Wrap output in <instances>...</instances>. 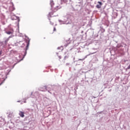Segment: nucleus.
Instances as JSON below:
<instances>
[{
	"label": "nucleus",
	"instance_id": "nucleus-1",
	"mask_svg": "<svg viewBox=\"0 0 130 130\" xmlns=\"http://www.w3.org/2000/svg\"><path fill=\"white\" fill-rule=\"evenodd\" d=\"M25 113H24L22 111H19V115H20V116L21 117H25Z\"/></svg>",
	"mask_w": 130,
	"mask_h": 130
},
{
	"label": "nucleus",
	"instance_id": "nucleus-2",
	"mask_svg": "<svg viewBox=\"0 0 130 130\" xmlns=\"http://www.w3.org/2000/svg\"><path fill=\"white\" fill-rule=\"evenodd\" d=\"M98 3L99 5H97L96 6V8H97V9H101V6H102V3L100 2H98Z\"/></svg>",
	"mask_w": 130,
	"mask_h": 130
},
{
	"label": "nucleus",
	"instance_id": "nucleus-3",
	"mask_svg": "<svg viewBox=\"0 0 130 130\" xmlns=\"http://www.w3.org/2000/svg\"><path fill=\"white\" fill-rule=\"evenodd\" d=\"M50 4L52 8V7H53V6L54 5V2H53V0H50Z\"/></svg>",
	"mask_w": 130,
	"mask_h": 130
},
{
	"label": "nucleus",
	"instance_id": "nucleus-4",
	"mask_svg": "<svg viewBox=\"0 0 130 130\" xmlns=\"http://www.w3.org/2000/svg\"><path fill=\"white\" fill-rule=\"evenodd\" d=\"M55 13V11H53V12H50L49 13V17H51V16H52V15H53V13Z\"/></svg>",
	"mask_w": 130,
	"mask_h": 130
},
{
	"label": "nucleus",
	"instance_id": "nucleus-5",
	"mask_svg": "<svg viewBox=\"0 0 130 130\" xmlns=\"http://www.w3.org/2000/svg\"><path fill=\"white\" fill-rule=\"evenodd\" d=\"M6 33L7 34H8V35H11V34H12V32L11 31H7Z\"/></svg>",
	"mask_w": 130,
	"mask_h": 130
},
{
	"label": "nucleus",
	"instance_id": "nucleus-6",
	"mask_svg": "<svg viewBox=\"0 0 130 130\" xmlns=\"http://www.w3.org/2000/svg\"><path fill=\"white\" fill-rule=\"evenodd\" d=\"M51 25H53V22H52L51 21H50Z\"/></svg>",
	"mask_w": 130,
	"mask_h": 130
},
{
	"label": "nucleus",
	"instance_id": "nucleus-7",
	"mask_svg": "<svg viewBox=\"0 0 130 130\" xmlns=\"http://www.w3.org/2000/svg\"><path fill=\"white\" fill-rule=\"evenodd\" d=\"M79 60H85V58H83V59H79Z\"/></svg>",
	"mask_w": 130,
	"mask_h": 130
},
{
	"label": "nucleus",
	"instance_id": "nucleus-8",
	"mask_svg": "<svg viewBox=\"0 0 130 130\" xmlns=\"http://www.w3.org/2000/svg\"><path fill=\"white\" fill-rule=\"evenodd\" d=\"M53 30H54V31H56V28H55V27H54Z\"/></svg>",
	"mask_w": 130,
	"mask_h": 130
},
{
	"label": "nucleus",
	"instance_id": "nucleus-9",
	"mask_svg": "<svg viewBox=\"0 0 130 130\" xmlns=\"http://www.w3.org/2000/svg\"><path fill=\"white\" fill-rule=\"evenodd\" d=\"M29 46V42L27 43L26 47H28Z\"/></svg>",
	"mask_w": 130,
	"mask_h": 130
},
{
	"label": "nucleus",
	"instance_id": "nucleus-10",
	"mask_svg": "<svg viewBox=\"0 0 130 130\" xmlns=\"http://www.w3.org/2000/svg\"><path fill=\"white\" fill-rule=\"evenodd\" d=\"M127 69H128V70H129V69H130V65L129 66H128Z\"/></svg>",
	"mask_w": 130,
	"mask_h": 130
},
{
	"label": "nucleus",
	"instance_id": "nucleus-11",
	"mask_svg": "<svg viewBox=\"0 0 130 130\" xmlns=\"http://www.w3.org/2000/svg\"><path fill=\"white\" fill-rule=\"evenodd\" d=\"M2 54V51H0V55Z\"/></svg>",
	"mask_w": 130,
	"mask_h": 130
}]
</instances>
